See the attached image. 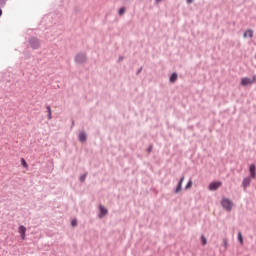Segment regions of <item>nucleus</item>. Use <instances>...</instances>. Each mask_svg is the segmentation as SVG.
<instances>
[{"instance_id": "1", "label": "nucleus", "mask_w": 256, "mask_h": 256, "mask_svg": "<svg viewBox=\"0 0 256 256\" xmlns=\"http://www.w3.org/2000/svg\"><path fill=\"white\" fill-rule=\"evenodd\" d=\"M86 62H87V53L80 52L76 54L75 63H77V65H85Z\"/></svg>"}, {"instance_id": "2", "label": "nucleus", "mask_w": 256, "mask_h": 256, "mask_svg": "<svg viewBox=\"0 0 256 256\" xmlns=\"http://www.w3.org/2000/svg\"><path fill=\"white\" fill-rule=\"evenodd\" d=\"M221 205L225 211L231 212L233 209V201H231L229 198H223L221 200Z\"/></svg>"}, {"instance_id": "3", "label": "nucleus", "mask_w": 256, "mask_h": 256, "mask_svg": "<svg viewBox=\"0 0 256 256\" xmlns=\"http://www.w3.org/2000/svg\"><path fill=\"white\" fill-rule=\"evenodd\" d=\"M253 83H256V75H254L252 79L249 77H244L241 80V85L243 87H247V85H253Z\"/></svg>"}, {"instance_id": "4", "label": "nucleus", "mask_w": 256, "mask_h": 256, "mask_svg": "<svg viewBox=\"0 0 256 256\" xmlns=\"http://www.w3.org/2000/svg\"><path fill=\"white\" fill-rule=\"evenodd\" d=\"M99 211H100L98 214L99 219H103V217L107 216V213H109V210H107V208H105L103 204L99 205Z\"/></svg>"}, {"instance_id": "5", "label": "nucleus", "mask_w": 256, "mask_h": 256, "mask_svg": "<svg viewBox=\"0 0 256 256\" xmlns=\"http://www.w3.org/2000/svg\"><path fill=\"white\" fill-rule=\"evenodd\" d=\"M221 181L211 182L208 186L209 191H217L221 187Z\"/></svg>"}, {"instance_id": "6", "label": "nucleus", "mask_w": 256, "mask_h": 256, "mask_svg": "<svg viewBox=\"0 0 256 256\" xmlns=\"http://www.w3.org/2000/svg\"><path fill=\"white\" fill-rule=\"evenodd\" d=\"M251 181H253V178H251V176H247L242 180V187L245 190H247V187H249V185H251Z\"/></svg>"}, {"instance_id": "7", "label": "nucleus", "mask_w": 256, "mask_h": 256, "mask_svg": "<svg viewBox=\"0 0 256 256\" xmlns=\"http://www.w3.org/2000/svg\"><path fill=\"white\" fill-rule=\"evenodd\" d=\"M30 45H31L32 49H39V47H41V43L39 42V39H37V38H31Z\"/></svg>"}, {"instance_id": "8", "label": "nucleus", "mask_w": 256, "mask_h": 256, "mask_svg": "<svg viewBox=\"0 0 256 256\" xmlns=\"http://www.w3.org/2000/svg\"><path fill=\"white\" fill-rule=\"evenodd\" d=\"M18 233L23 241H25V233H27V228L23 225H20L18 228Z\"/></svg>"}, {"instance_id": "9", "label": "nucleus", "mask_w": 256, "mask_h": 256, "mask_svg": "<svg viewBox=\"0 0 256 256\" xmlns=\"http://www.w3.org/2000/svg\"><path fill=\"white\" fill-rule=\"evenodd\" d=\"M250 175L248 177H251L252 179H256V166L255 164H251L249 167Z\"/></svg>"}, {"instance_id": "10", "label": "nucleus", "mask_w": 256, "mask_h": 256, "mask_svg": "<svg viewBox=\"0 0 256 256\" xmlns=\"http://www.w3.org/2000/svg\"><path fill=\"white\" fill-rule=\"evenodd\" d=\"M78 139H79L80 143L87 142V132L86 131L80 132L78 135Z\"/></svg>"}, {"instance_id": "11", "label": "nucleus", "mask_w": 256, "mask_h": 256, "mask_svg": "<svg viewBox=\"0 0 256 256\" xmlns=\"http://www.w3.org/2000/svg\"><path fill=\"white\" fill-rule=\"evenodd\" d=\"M178 78H179V75L177 74V72H173L169 78V81L170 83H175Z\"/></svg>"}, {"instance_id": "12", "label": "nucleus", "mask_w": 256, "mask_h": 256, "mask_svg": "<svg viewBox=\"0 0 256 256\" xmlns=\"http://www.w3.org/2000/svg\"><path fill=\"white\" fill-rule=\"evenodd\" d=\"M46 113H47V118L49 121L53 119L52 113H51V106H46Z\"/></svg>"}, {"instance_id": "13", "label": "nucleus", "mask_w": 256, "mask_h": 256, "mask_svg": "<svg viewBox=\"0 0 256 256\" xmlns=\"http://www.w3.org/2000/svg\"><path fill=\"white\" fill-rule=\"evenodd\" d=\"M181 191H183V184H181V182H178L176 190L174 191V193H181Z\"/></svg>"}, {"instance_id": "14", "label": "nucleus", "mask_w": 256, "mask_h": 256, "mask_svg": "<svg viewBox=\"0 0 256 256\" xmlns=\"http://www.w3.org/2000/svg\"><path fill=\"white\" fill-rule=\"evenodd\" d=\"M244 37H250L252 38L253 37V30L251 29H248L244 32Z\"/></svg>"}, {"instance_id": "15", "label": "nucleus", "mask_w": 256, "mask_h": 256, "mask_svg": "<svg viewBox=\"0 0 256 256\" xmlns=\"http://www.w3.org/2000/svg\"><path fill=\"white\" fill-rule=\"evenodd\" d=\"M87 175H89V172H85L83 175L80 176L79 178L80 183H85V179H87Z\"/></svg>"}, {"instance_id": "16", "label": "nucleus", "mask_w": 256, "mask_h": 256, "mask_svg": "<svg viewBox=\"0 0 256 256\" xmlns=\"http://www.w3.org/2000/svg\"><path fill=\"white\" fill-rule=\"evenodd\" d=\"M21 165L22 167H24L25 169H29V164H27V161H25V158H21Z\"/></svg>"}, {"instance_id": "17", "label": "nucleus", "mask_w": 256, "mask_h": 256, "mask_svg": "<svg viewBox=\"0 0 256 256\" xmlns=\"http://www.w3.org/2000/svg\"><path fill=\"white\" fill-rule=\"evenodd\" d=\"M238 241L241 245H243V234L241 232L238 233Z\"/></svg>"}, {"instance_id": "18", "label": "nucleus", "mask_w": 256, "mask_h": 256, "mask_svg": "<svg viewBox=\"0 0 256 256\" xmlns=\"http://www.w3.org/2000/svg\"><path fill=\"white\" fill-rule=\"evenodd\" d=\"M118 15H125V7H121L118 11Z\"/></svg>"}, {"instance_id": "19", "label": "nucleus", "mask_w": 256, "mask_h": 256, "mask_svg": "<svg viewBox=\"0 0 256 256\" xmlns=\"http://www.w3.org/2000/svg\"><path fill=\"white\" fill-rule=\"evenodd\" d=\"M223 245H224L225 249H227V247H229V241L227 240V238L223 239Z\"/></svg>"}, {"instance_id": "20", "label": "nucleus", "mask_w": 256, "mask_h": 256, "mask_svg": "<svg viewBox=\"0 0 256 256\" xmlns=\"http://www.w3.org/2000/svg\"><path fill=\"white\" fill-rule=\"evenodd\" d=\"M202 245H207V238L205 236H201Z\"/></svg>"}, {"instance_id": "21", "label": "nucleus", "mask_w": 256, "mask_h": 256, "mask_svg": "<svg viewBox=\"0 0 256 256\" xmlns=\"http://www.w3.org/2000/svg\"><path fill=\"white\" fill-rule=\"evenodd\" d=\"M71 226L72 227H77V219L74 218L72 221H71Z\"/></svg>"}, {"instance_id": "22", "label": "nucleus", "mask_w": 256, "mask_h": 256, "mask_svg": "<svg viewBox=\"0 0 256 256\" xmlns=\"http://www.w3.org/2000/svg\"><path fill=\"white\" fill-rule=\"evenodd\" d=\"M6 0H0V7H4L6 5Z\"/></svg>"}, {"instance_id": "23", "label": "nucleus", "mask_w": 256, "mask_h": 256, "mask_svg": "<svg viewBox=\"0 0 256 256\" xmlns=\"http://www.w3.org/2000/svg\"><path fill=\"white\" fill-rule=\"evenodd\" d=\"M191 185H193V181L189 180V182L186 184V189H189V187H191Z\"/></svg>"}, {"instance_id": "24", "label": "nucleus", "mask_w": 256, "mask_h": 256, "mask_svg": "<svg viewBox=\"0 0 256 256\" xmlns=\"http://www.w3.org/2000/svg\"><path fill=\"white\" fill-rule=\"evenodd\" d=\"M146 151L147 153H151L153 151V145H150Z\"/></svg>"}, {"instance_id": "25", "label": "nucleus", "mask_w": 256, "mask_h": 256, "mask_svg": "<svg viewBox=\"0 0 256 256\" xmlns=\"http://www.w3.org/2000/svg\"><path fill=\"white\" fill-rule=\"evenodd\" d=\"M183 181H185V176H182L178 183H180V185H183Z\"/></svg>"}, {"instance_id": "26", "label": "nucleus", "mask_w": 256, "mask_h": 256, "mask_svg": "<svg viewBox=\"0 0 256 256\" xmlns=\"http://www.w3.org/2000/svg\"><path fill=\"white\" fill-rule=\"evenodd\" d=\"M183 181H185V176H182L178 183H180V185H183Z\"/></svg>"}, {"instance_id": "27", "label": "nucleus", "mask_w": 256, "mask_h": 256, "mask_svg": "<svg viewBox=\"0 0 256 256\" xmlns=\"http://www.w3.org/2000/svg\"><path fill=\"white\" fill-rule=\"evenodd\" d=\"M141 71H143V67H140V68L136 71V75H139V73H141Z\"/></svg>"}, {"instance_id": "28", "label": "nucleus", "mask_w": 256, "mask_h": 256, "mask_svg": "<svg viewBox=\"0 0 256 256\" xmlns=\"http://www.w3.org/2000/svg\"><path fill=\"white\" fill-rule=\"evenodd\" d=\"M195 0H186V3L188 4V5H191V3H193Z\"/></svg>"}, {"instance_id": "29", "label": "nucleus", "mask_w": 256, "mask_h": 256, "mask_svg": "<svg viewBox=\"0 0 256 256\" xmlns=\"http://www.w3.org/2000/svg\"><path fill=\"white\" fill-rule=\"evenodd\" d=\"M123 59H125L123 56H120L118 59V62L121 63V61H123Z\"/></svg>"}, {"instance_id": "30", "label": "nucleus", "mask_w": 256, "mask_h": 256, "mask_svg": "<svg viewBox=\"0 0 256 256\" xmlns=\"http://www.w3.org/2000/svg\"><path fill=\"white\" fill-rule=\"evenodd\" d=\"M163 0H155L154 5H157L158 3H161Z\"/></svg>"}, {"instance_id": "31", "label": "nucleus", "mask_w": 256, "mask_h": 256, "mask_svg": "<svg viewBox=\"0 0 256 256\" xmlns=\"http://www.w3.org/2000/svg\"><path fill=\"white\" fill-rule=\"evenodd\" d=\"M72 125H75V122H74V121H72Z\"/></svg>"}]
</instances>
